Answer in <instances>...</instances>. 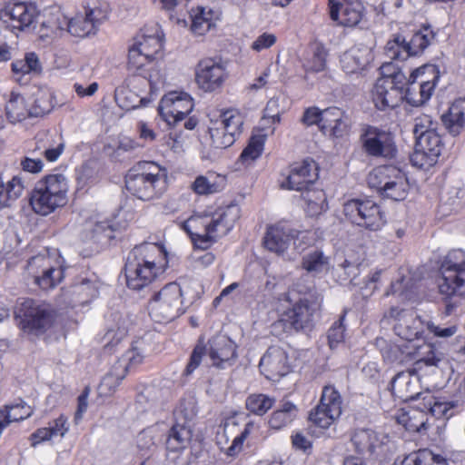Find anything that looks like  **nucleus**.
<instances>
[{
  "instance_id": "f257e3e1",
  "label": "nucleus",
  "mask_w": 465,
  "mask_h": 465,
  "mask_svg": "<svg viewBox=\"0 0 465 465\" xmlns=\"http://www.w3.org/2000/svg\"><path fill=\"white\" fill-rule=\"evenodd\" d=\"M167 255L163 245L144 242L128 254L124 266L126 284L139 291L163 274L167 267Z\"/></svg>"
},
{
  "instance_id": "f03ea898",
  "label": "nucleus",
  "mask_w": 465,
  "mask_h": 465,
  "mask_svg": "<svg viewBox=\"0 0 465 465\" xmlns=\"http://www.w3.org/2000/svg\"><path fill=\"white\" fill-rule=\"evenodd\" d=\"M163 46V33L157 24L142 29L129 46L128 68L146 79L151 88L163 82L153 63Z\"/></svg>"
},
{
  "instance_id": "7ed1b4c3",
  "label": "nucleus",
  "mask_w": 465,
  "mask_h": 465,
  "mask_svg": "<svg viewBox=\"0 0 465 465\" xmlns=\"http://www.w3.org/2000/svg\"><path fill=\"white\" fill-rule=\"evenodd\" d=\"M236 204L218 209L214 213L193 215L183 223V230L191 236L194 245L207 249L218 238L226 235L240 218Z\"/></svg>"
},
{
  "instance_id": "20e7f679",
  "label": "nucleus",
  "mask_w": 465,
  "mask_h": 465,
  "mask_svg": "<svg viewBox=\"0 0 465 465\" xmlns=\"http://www.w3.org/2000/svg\"><path fill=\"white\" fill-rule=\"evenodd\" d=\"M125 187L140 200H153L167 188V171L154 162L139 163L126 175Z\"/></svg>"
},
{
  "instance_id": "39448f33",
  "label": "nucleus",
  "mask_w": 465,
  "mask_h": 465,
  "mask_svg": "<svg viewBox=\"0 0 465 465\" xmlns=\"http://www.w3.org/2000/svg\"><path fill=\"white\" fill-rule=\"evenodd\" d=\"M68 189V180L64 174L45 175L35 183L32 191V209L40 215L50 214L66 204Z\"/></svg>"
},
{
  "instance_id": "423d86ee",
  "label": "nucleus",
  "mask_w": 465,
  "mask_h": 465,
  "mask_svg": "<svg viewBox=\"0 0 465 465\" xmlns=\"http://www.w3.org/2000/svg\"><path fill=\"white\" fill-rule=\"evenodd\" d=\"M193 300L183 298V292L176 282L164 285L150 300L148 310L155 322H170L183 314Z\"/></svg>"
},
{
  "instance_id": "0eeeda50",
  "label": "nucleus",
  "mask_w": 465,
  "mask_h": 465,
  "mask_svg": "<svg viewBox=\"0 0 465 465\" xmlns=\"http://www.w3.org/2000/svg\"><path fill=\"white\" fill-rule=\"evenodd\" d=\"M439 292L447 297H465V252L457 249L445 257L440 276L437 280Z\"/></svg>"
},
{
  "instance_id": "6e6552de",
  "label": "nucleus",
  "mask_w": 465,
  "mask_h": 465,
  "mask_svg": "<svg viewBox=\"0 0 465 465\" xmlns=\"http://www.w3.org/2000/svg\"><path fill=\"white\" fill-rule=\"evenodd\" d=\"M368 184L383 197L393 201L404 200L410 189L404 173L391 165L373 169L368 175Z\"/></svg>"
},
{
  "instance_id": "1a4fd4ad",
  "label": "nucleus",
  "mask_w": 465,
  "mask_h": 465,
  "mask_svg": "<svg viewBox=\"0 0 465 465\" xmlns=\"http://www.w3.org/2000/svg\"><path fill=\"white\" fill-rule=\"evenodd\" d=\"M14 315L24 331L35 335L44 333L54 322L53 312L47 305L29 299L17 302Z\"/></svg>"
},
{
  "instance_id": "9d476101",
  "label": "nucleus",
  "mask_w": 465,
  "mask_h": 465,
  "mask_svg": "<svg viewBox=\"0 0 465 465\" xmlns=\"http://www.w3.org/2000/svg\"><path fill=\"white\" fill-rule=\"evenodd\" d=\"M311 232L297 231L289 226L276 224L268 228L263 243L267 250L283 255L292 246L297 253L311 243Z\"/></svg>"
},
{
  "instance_id": "9b49d317",
  "label": "nucleus",
  "mask_w": 465,
  "mask_h": 465,
  "mask_svg": "<svg viewBox=\"0 0 465 465\" xmlns=\"http://www.w3.org/2000/svg\"><path fill=\"white\" fill-rule=\"evenodd\" d=\"M25 272L43 290L54 288L64 278L61 258L56 255L38 254L32 257L27 262Z\"/></svg>"
},
{
  "instance_id": "f8f14e48",
  "label": "nucleus",
  "mask_w": 465,
  "mask_h": 465,
  "mask_svg": "<svg viewBox=\"0 0 465 465\" xmlns=\"http://www.w3.org/2000/svg\"><path fill=\"white\" fill-rule=\"evenodd\" d=\"M345 217L353 224L370 231H378L386 220L381 207L372 200L352 199L343 204Z\"/></svg>"
},
{
  "instance_id": "ddd939ff",
  "label": "nucleus",
  "mask_w": 465,
  "mask_h": 465,
  "mask_svg": "<svg viewBox=\"0 0 465 465\" xmlns=\"http://www.w3.org/2000/svg\"><path fill=\"white\" fill-rule=\"evenodd\" d=\"M432 39L433 34L429 28L416 32L409 41L401 35H396L387 42L385 53L391 60H406L421 54Z\"/></svg>"
},
{
  "instance_id": "4468645a",
  "label": "nucleus",
  "mask_w": 465,
  "mask_h": 465,
  "mask_svg": "<svg viewBox=\"0 0 465 465\" xmlns=\"http://www.w3.org/2000/svg\"><path fill=\"white\" fill-rule=\"evenodd\" d=\"M342 401L339 391L332 386L322 390L320 403L310 412V421L320 429L329 428L341 414Z\"/></svg>"
},
{
  "instance_id": "2eb2a0df",
  "label": "nucleus",
  "mask_w": 465,
  "mask_h": 465,
  "mask_svg": "<svg viewBox=\"0 0 465 465\" xmlns=\"http://www.w3.org/2000/svg\"><path fill=\"white\" fill-rule=\"evenodd\" d=\"M107 17L108 5L106 4L95 5L85 10L84 15H77L70 20L67 19L65 28L72 35L84 37L94 34L97 27Z\"/></svg>"
},
{
  "instance_id": "dca6fc26",
  "label": "nucleus",
  "mask_w": 465,
  "mask_h": 465,
  "mask_svg": "<svg viewBox=\"0 0 465 465\" xmlns=\"http://www.w3.org/2000/svg\"><path fill=\"white\" fill-rule=\"evenodd\" d=\"M193 108V99L188 94L171 92L161 99L159 113L169 125H175L183 121Z\"/></svg>"
},
{
  "instance_id": "f3484780",
  "label": "nucleus",
  "mask_w": 465,
  "mask_h": 465,
  "mask_svg": "<svg viewBox=\"0 0 465 465\" xmlns=\"http://www.w3.org/2000/svg\"><path fill=\"white\" fill-rule=\"evenodd\" d=\"M317 178V163L312 159L307 158L302 162L292 163L280 185L282 189L294 191L306 189L307 191L308 185L313 183Z\"/></svg>"
},
{
  "instance_id": "a211bd4d",
  "label": "nucleus",
  "mask_w": 465,
  "mask_h": 465,
  "mask_svg": "<svg viewBox=\"0 0 465 465\" xmlns=\"http://www.w3.org/2000/svg\"><path fill=\"white\" fill-rule=\"evenodd\" d=\"M226 77L223 64L213 58H204L195 67V82L204 92H214L221 88Z\"/></svg>"
},
{
  "instance_id": "6ab92c4d",
  "label": "nucleus",
  "mask_w": 465,
  "mask_h": 465,
  "mask_svg": "<svg viewBox=\"0 0 465 465\" xmlns=\"http://www.w3.org/2000/svg\"><path fill=\"white\" fill-rule=\"evenodd\" d=\"M390 78H379L372 91V99L379 110L395 107L401 100V90L405 84V74L396 76V82Z\"/></svg>"
},
{
  "instance_id": "aec40b11",
  "label": "nucleus",
  "mask_w": 465,
  "mask_h": 465,
  "mask_svg": "<svg viewBox=\"0 0 465 465\" xmlns=\"http://www.w3.org/2000/svg\"><path fill=\"white\" fill-rule=\"evenodd\" d=\"M208 344L207 365L226 369L235 362L236 344L229 337L223 334L216 335L209 341Z\"/></svg>"
},
{
  "instance_id": "412c9836",
  "label": "nucleus",
  "mask_w": 465,
  "mask_h": 465,
  "mask_svg": "<svg viewBox=\"0 0 465 465\" xmlns=\"http://www.w3.org/2000/svg\"><path fill=\"white\" fill-rule=\"evenodd\" d=\"M363 148L371 156L392 158L396 146L391 133L369 126L361 136Z\"/></svg>"
},
{
  "instance_id": "4be33fe9",
  "label": "nucleus",
  "mask_w": 465,
  "mask_h": 465,
  "mask_svg": "<svg viewBox=\"0 0 465 465\" xmlns=\"http://www.w3.org/2000/svg\"><path fill=\"white\" fill-rule=\"evenodd\" d=\"M39 12L33 4L15 3L7 6L2 14L3 21L13 29L24 30L38 22Z\"/></svg>"
},
{
  "instance_id": "5701e85b",
  "label": "nucleus",
  "mask_w": 465,
  "mask_h": 465,
  "mask_svg": "<svg viewBox=\"0 0 465 465\" xmlns=\"http://www.w3.org/2000/svg\"><path fill=\"white\" fill-rule=\"evenodd\" d=\"M65 147L62 134L49 130L39 131L35 136V147L32 154L41 155L50 163L56 162L64 153Z\"/></svg>"
},
{
  "instance_id": "b1692460",
  "label": "nucleus",
  "mask_w": 465,
  "mask_h": 465,
  "mask_svg": "<svg viewBox=\"0 0 465 465\" xmlns=\"http://www.w3.org/2000/svg\"><path fill=\"white\" fill-rule=\"evenodd\" d=\"M260 370L272 381L288 374L291 367L286 351L278 346L270 347L260 361Z\"/></svg>"
},
{
  "instance_id": "393cba45",
  "label": "nucleus",
  "mask_w": 465,
  "mask_h": 465,
  "mask_svg": "<svg viewBox=\"0 0 465 465\" xmlns=\"http://www.w3.org/2000/svg\"><path fill=\"white\" fill-rule=\"evenodd\" d=\"M390 317L395 318V333L403 340L414 341L423 332L424 322L412 311H398L391 309Z\"/></svg>"
},
{
  "instance_id": "a878e982",
  "label": "nucleus",
  "mask_w": 465,
  "mask_h": 465,
  "mask_svg": "<svg viewBox=\"0 0 465 465\" xmlns=\"http://www.w3.org/2000/svg\"><path fill=\"white\" fill-rule=\"evenodd\" d=\"M331 20L343 26H355L362 18L363 6L360 0H329Z\"/></svg>"
},
{
  "instance_id": "bb28decb",
  "label": "nucleus",
  "mask_w": 465,
  "mask_h": 465,
  "mask_svg": "<svg viewBox=\"0 0 465 465\" xmlns=\"http://www.w3.org/2000/svg\"><path fill=\"white\" fill-rule=\"evenodd\" d=\"M319 307L320 304L317 302L300 300L292 308L282 314L280 322L289 324V328L296 331L302 330L310 325Z\"/></svg>"
},
{
  "instance_id": "cd10ccee",
  "label": "nucleus",
  "mask_w": 465,
  "mask_h": 465,
  "mask_svg": "<svg viewBox=\"0 0 465 465\" xmlns=\"http://www.w3.org/2000/svg\"><path fill=\"white\" fill-rule=\"evenodd\" d=\"M416 370L399 372L391 381L393 394L402 401H411L420 395V380Z\"/></svg>"
},
{
  "instance_id": "c85d7f7f",
  "label": "nucleus",
  "mask_w": 465,
  "mask_h": 465,
  "mask_svg": "<svg viewBox=\"0 0 465 465\" xmlns=\"http://www.w3.org/2000/svg\"><path fill=\"white\" fill-rule=\"evenodd\" d=\"M349 115L338 107L322 110V131L334 137H342L349 132Z\"/></svg>"
},
{
  "instance_id": "c756f323",
  "label": "nucleus",
  "mask_w": 465,
  "mask_h": 465,
  "mask_svg": "<svg viewBox=\"0 0 465 465\" xmlns=\"http://www.w3.org/2000/svg\"><path fill=\"white\" fill-rule=\"evenodd\" d=\"M371 59V51L368 46L356 45L343 53L341 65L347 74H358L365 69Z\"/></svg>"
},
{
  "instance_id": "7c9ffc66",
  "label": "nucleus",
  "mask_w": 465,
  "mask_h": 465,
  "mask_svg": "<svg viewBox=\"0 0 465 465\" xmlns=\"http://www.w3.org/2000/svg\"><path fill=\"white\" fill-rule=\"evenodd\" d=\"M439 78V71L437 67L432 64H424L416 68L409 76V79H411L412 83L415 82L420 84L423 99H430L431 97Z\"/></svg>"
},
{
  "instance_id": "2f4dec72",
  "label": "nucleus",
  "mask_w": 465,
  "mask_h": 465,
  "mask_svg": "<svg viewBox=\"0 0 465 465\" xmlns=\"http://www.w3.org/2000/svg\"><path fill=\"white\" fill-rule=\"evenodd\" d=\"M439 78V71L437 67L432 64H424L416 68L409 76V79H411L412 83L415 82L420 84L423 99H430L431 97Z\"/></svg>"
},
{
  "instance_id": "473e14b6",
  "label": "nucleus",
  "mask_w": 465,
  "mask_h": 465,
  "mask_svg": "<svg viewBox=\"0 0 465 465\" xmlns=\"http://www.w3.org/2000/svg\"><path fill=\"white\" fill-rule=\"evenodd\" d=\"M37 23L40 25L37 31L39 36L41 38H47L63 31L67 24V18L59 10L50 11L43 15L39 14Z\"/></svg>"
},
{
  "instance_id": "72a5a7b5",
  "label": "nucleus",
  "mask_w": 465,
  "mask_h": 465,
  "mask_svg": "<svg viewBox=\"0 0 465 465\" xmlns=\"http://www.w3.org/2000/svg\"><path fill=\"white\" fill-rule=\"evenodd\" d=\"M297 415L298 407L289 401H282L270 416L268 423L271 429L279 430L289 426Z\"/></svg>"
},
{
  "instance_id": "f704fd0d",
  "label": "nucleus",
  "mask_w": 465,
  "mask_h": 465,
  "mask_svg": "<svg viewBox=\"0 0 465 465\" xmlns=\"http://www.w3.org/2000/svg\"><path fill=\"white\" fill-rule=\"evenodd\" d=\"M193 432L190 426L176 423L169 430L166 439V449L169 451L179 452L186 449L192 440Z\"/></svg>"
},
{
  "instance_id": "c9c22d12",
  "label": "nucleus",
  "mask_w": 465,
  "mask_h": 465,
  "mask_svg": "<svg viewBox=\"0 0 465 465\" xmlns=\"http://www.w3.org/2000/svg\"><path fill=\"white\" fill-rule=\"evenodd\" d=\"M441 121L448 132L456 136L460 134L465 125V114L462 104L453 103L449 110L441 115Z\"/></svg>"
},
{
  "instance_id": "e433bc0d",
  "label": "nucleus",
  "mask_w": 465,
  "mask_h": 465,
  "mask_svg": "<svg viewBox=\"0 0 465 465\" xmlns=\"http://www.w3.org/2000/svg\"><path fill=\"white\" fill-rule=\"evenodd\" d=\"M416 356L415 370H421L423 366L439 367L444 361L443 354L430 343L418 345Z\"/></svg>"
},
{
  "instance_id": "4c0bfd02",
  "label": "nucleus",
  "mask_w": 465,
  "mask_h": 465,
  "mask_svg": "<svg viewBox=\"0 0 465 465\" xmlns=\"http://www.w3.org/2000/svg\"><path fill=\"white\" fill-rule=\"evenodd\" d=\"M6 117L11 123H17L31 116V107L28 108L25 99L18 94H12L5 105Z\"/></svg>"
},
{
  "instance_id": "58836bf2",
  "label": "nucleus",
  "mask_w": 465,
  "mask_h": 465,
  "mask_svg": "<svg viewBox=\"0 0 465 465\" xmlns=\"http://www.w3.org/2000/svg\"><path fill=\"white\" fill-rule=\"evenodd\" d=\"M98 282L95 278H83L73 286L74 302L80 304L89 302L98 295Z\"/></svg>"
},
{
  "instance_id": "ea45409f",
  "label": "nucleus",
  "mask_w": 465,
  "mask_h": 465,
  "mask_svg": "<svg viewBox=\"0 0 465 465\" xmlns=\"http://www.w3.org/2000/svg\"><path fill=\"white\" fill-rule=\"evenodd\" d=\"M400 465H448L447 460L424 449L407 455Z\"/></svg>"
},
{
  "instance_id": "a19ab883",
  "label": "nucleus",
  "mask_w": 465,
  "mask_h": 465,
  "mask_svg": "<svg viewBox=\"0 0 465 465\" xmlns=\"http://www.w3.org/2000/svg\"><path fill=\"white\" fill-rule=\"evenodd\" d=\"M305 212L314 217L322 214L328 208L326 195L322 190H307L303 195Z\"/></svg>"
},
{
  "instance_id": "79ce46f5",
  "label": "nucleus",
  "mask_w": 465,
  "mask_h": 465,
  "mask_svg": "<svg viewBox=\"0 0 465 465\" xmlns=\"http://www.w3.org/2000/svg\"><path fill=\"white\" fill-rule=\"evenodd\" d=\"M302 267L310 273H321L329 270V257L320 250H312L302 257Z\"/></svg>"
},
{
  "instance_id": "37998d69",
  "label": "nucleus",
  "mask_w": 465,
  "mask_h": 465,
  "mask_svg": "<svg viewBox=\"0 0 465 465\" xmlns=\"http://www.w3.org/2000/svg\"><path fill=\"white\" fill-rule=\"evenodd\" d=\"M275 403V399L263 393L250 394L245 401L246 409L252 414L263 416Z\"/></svg>"
},
{
  "instance_id": "c03bdc74",
  "label": "nucleus",
  "mask_w": 465,
  "mask_h": 465,
  "mask_svg": "<svg viewBox=\"0 0 465 465\" xmlns=\"http://www.w3.org/2000/svg\"><path fill=\"white\" fill-rule=\"evenodd\" d=\"M399 422L410 431L422 432L427 430L429 428L426 414L419 411H411L410 412L402 413L399 417Z\"/></svg>"
},
{
  "instance_id": "a18cd8bd",
  "label": "nucleus",
  "mask_w": 465,
  "mask_h": 465,
  "mask_svg": "<svg viewBox=\"0 0 465 465\" xmlns=\"http://www.w3.org/2000/svg\"><path fill=\"white\" fill-rule=\"evenodd\" d=\"M218 121L234 140L242 133L243 117L237 110L230 109L222 113Z\"/></svg>"
},
{
  "instance_id": "49530a36",
  "label": "nucleus",
  "mask_w": 465,
  "mask_h": 465,
  "mask_svg": "<svg viewBox=\"0 0 465 465\" xmlns=\"http://www.w3.org/2000/svg\"><path fill=\"white\" fill-rule=\"evenodd\" d=\"M351 441L358 453H371L377 442V436L371 430H358L354 432Z\"/></svg>"
},
{
  "instance_id": "de8ad7c7",
  "label": "nucleus",
  "mask_w": 465,
  "mask_h": 465,
  "mask_svg": "<svg viewBox=\"0 0 465 465\" xmlns=\"http://www.w3.org/2000/svg\"><path fill=\"white\" fill-rule=\"evenodd\" d=\"M264 146V138L262 135H255L251 137L247 146L243 149L239 156L238 162L244 166H249L256 159H258Z\"/></svg>"
},
{
  "instance_id": "09e8293b",
  "label": "nucleus",
  "mask_w": 465,
  "mask_h": 465,
  "mask_svg": "<svg viewBox=\"0 0 465 465\" xmlns=\"http://www.w3.org/2000/svg\"><path fill=\"white\" fill-rule=\"evenodd\" d=\"M143 356L136 348L128 350L115 363V371L119 377H125L127 371L143 362Z\"/></svg>"
},
{
  "instance_id": "8fccbe9b",
  "label": "nucleus",
  "mask_w": 465,
  "mask_h": 465,
  "mask_svg": "<svg viewBox=\"0 0 465 465\" xmlns=\"http://www.w3.org/2000/svg\"><path fill=\"white\" fill-rule=\"evenodd\" d=\"M114 99L117 104L126 111L137 108L143 100L126 87L117 88L114 92Z\"/></svg>"
},
{
  "instance_id": "3c124183",
  "label": "nucleus",
  "mask_w": 465,
  "mask_h": 465,
  "mask_svg": "<svg viewBox=\"0 0 465 465\" xmlns=\"http://www.w3.org/2000/svg\"><path fill=\"white\" fill-rule=\"evenodd\" d=\"M209 133L213 145L216 148H227L232 145L235 142L232 135L229 134L227 131H225V128H223L218 120L213 122V125L209 127Z\"/></svg>"
},
{
  "instance_id": "603ef678",
  "label": "nucleus",
  "mask_w": 465,
  "mask_h": 465,
  "mask_svg": "<svg viewBox=\"0 0 465 465\" xmlns=\"http://www.w3.org/2000/svg\"><path fill=\"white\" fill-rule=\"evenodd\" d=\"M416 145L426 152L430 153L431 155L438 157L441 151V140L437 131L429 132L425 135L416 138Z\"/></svg>"
},
{
  "instance_id": "864d4df0",
  "label": "nucleus",
  "mask_w": 465,
  "mask_h": 465,
  "mask_svg": "<svg viewBox=\"0 0 465 465\" xmlns=\"http://www.w3.org/2000/svg\"><path fill=\"white\" fill-rule=\"evenodd\" d=\"M457 407L458 403L454 401H441L435 400L433 403L430 402V411L431 415L437 419H450L454 415V410Z\"/></svg>"
},
{
  "instance_id": "5fc2aeb1",
  "label": "nucleus",
  "mask_w": 465,
  "mask_h": 465,
  "mask_svg": "<svg viewBox=\"0 0 465 465\" xmlns=\"http://www.w3.org/2000/svg\"><path fill=\"white\" fill-rule=\"evenodd\" d=\"M437 158L438 157L435 155H431L430 153L419 148L418 145L415 144L414 152L411 155L410 160L413 166L425 169L434 165L437 162Z\"/></svg>"
},
{
  "instance_id": "6e6d98bb",
  "label": "nucleus",
  "mask_w": 465,
  "mask_h": 465,
  "mask_svg": "<svg viewBox=\"0 0 465 465\" xmlns=\"http://www.w3.org/2000/svg\"><path fill=\"white\" fill-rule=\"evenodd\" d=\"M209 15V12H205V10L202 8L199 13L192 16L191 28L194 34L203 35L212 28L213 22L208 17Z\"/></svg>"
},
{
  "instance_id": "4d7b16f0",
  "label": "nucleus",
  "mask_w": 465,
  "mask_h": 465,
  "mask_svg": "<svg viewBox=\"0 0 465 465\" xmlns=\"http://www.w3.org/2000/svg\"><path fill=\"white\" fill-rule=\"evenodd\" d=\"M437 123L428 114H421L414 119L413 134L415 139L437 130Z\"/></svg>"
},
{
  "instance_id": "13d9d810",
  "label": "nucleus",
  "mask_w": 465,
  "mask_h": 465,
  "mask_svg": "<svg viewBox=\"0 0 465 465\" xmlns=\"http://www.w3.org/2000/svg\"><path fill=\"white\" fill-rule=\"evenodd\" d=\"M127 332L128 326L126 324V321L119 318L116 328H109L104 335L106 346H114L126 336Z\"/></svg>"
},
{
  "instance_id": "bf43d9fd",
  "label": "nucleus",
  "mask_w": 465,
  "mask_h": 465,
  "mask_svg": "<svg viewBox=\"0 0 465 465\" xmlns=\"http://www.w3.org/2000/svg\"><path fill=\"white\" fill-rule=\"evenodd\" d=\"M52 109L51 94L46 92H40L31 107V116H41L49 113Z\"/></svg>"
},
{
  "instance_id": "052dcab7",
  "label": "nucleus",
  "mask_w": 465,
  "mask_h": 465,
  "mask_svg": "<svg viewBox=\"0 0 465 465\" xmlns=\"http://www.w3.org/2000/svg\"><path fill=\"white\" fill-rule=\"evenodd\" d=\"M124 379V377H119L116 374L114 364L110 372L103 378L99 386L100 392L104 395L111 394L115 391L121 381Z\"/></svg>"
},
{
  "instance_id": "680f3d73",
  "label": "nucleus",
  "mask_w": 465,
  "mask_h": 465,
  "mask_svg": "<svg viewBox=\"0 0 465 465\" xmlns=\"http://www.w3.org/2000/svg\"><path fill=\"white\" fill-rule=\"evenodd\" d=\"M404 86H406V93L405 97L409 104L419 106L423 104L425 102H427L429 99H423L421 96V91L420 89V84H416L415 82L412 83L411 79H407L405 77V84Z\"/></svg>"
},
{
  "instance_id": "e2e57ef3",
  "label": "nucleus",
  "mask_w": 465,
  "mask_h": 465,
  "mask_svg": "<svg viewBox=\"0 0 465 465\" xmlns=\"http://www.w3.org/2000/svg\"><path fill=\"white\" fill-rule=\"evenodd\" d=\"M325 52L322 48L317 47L312 56L306 60L304 68L306 71L310 72H321L325 68Z\"/></svg>"
},
{
  "instance_id": "0e129e2a",
  "label": "nucleus",
  "mask_w": 465,
  "mask_h": 465,
  "mask_svg": "<svg viewBox=\"0 0 465 465\" xmlns=\"http://www.w3.org/2000/svg\"><path fill=\"white\" fill-rule=\"evenodd\" d=\"M192 189L198 194H209L218 191V186L207 177L200 175L192 184Z\"/></svg>"
},
{
  "instance_id": "69168bd1",
  "label": "nucleus",
  "mask_w": 465,
  "mask_h": 465,
  "mask_svg": "<svg viewBox=\"0 0 465 465\" xmlns=\"http://www.w3.org/2000/svg\"><path fill=\"white\" fill-rule=\"evenodd\" d=\"M277 41V36L272 33H262L252 44L251 49L255 52H262L269 49Z\"/></svg>"
},
{
  "instance_id": "338daca9",
  "label": "nucleus",
  "mask_w": 465,
  "mask_h": 465,
  "mask_svg": "<svg viewBox=\"0 0 465 465\" xmlns=\"http://www.w3.org/2000/svg\"><path fill=\"white\" fill-rule=\"evenodd\" d=\"M204 355L205 348L201 344L196 345L184 370V373L186 375L192 374L200 366Z\"/></svg>"
},
{
  "instance_id": "774afa93",
  "label": "nucleus",
  "mask_w": 465,
  "mask_h": 465,
  "mask_svg": "<svg viewBox=\"0 0 465 465\" xmlns=\"http://www.w3.org/2000/svg\"><path fill=\"white\" fill-rule=\"evenodd\" d=\"M47 428L53 438H63L69 430L67 418L64 415H60L53 422H50Z\"/></svg>"
}]
</instances>
